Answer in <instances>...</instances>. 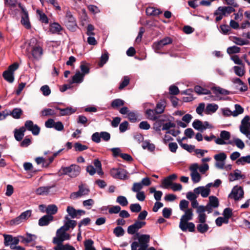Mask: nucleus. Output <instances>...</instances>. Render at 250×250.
<instances>
[{"label":"nucleus","mask_w":250,"mask_h":250,"mask_svg":"<svg viewBox=\"0 0 250 250\" xmlns=\"http://www.w3.org/2000/svg\"><path fill=\"white\" fill-rule=\"evenodd\" d=\"M146 14L149 16H156L162 13L160 9L154 7H148L146 9Z\"/></svg>","instance_id":"23"},{"label":"nucleus","mask_w":250,"mask_h":250,"mask_svg":"<svg viewBox=\"0 0 250 250\" xmlns=\"http://www.w3.org/2000/svg\"><path fill=\"white\" fill-rule=\"evenodd\" d=\"M232 142L240 149H242L245 147L244 143L239 138H234Z\"/></svg>","instance_id":"57"},{"label":"nucleus","mask_w":250,"mask_h":250,"mask_svg":"<svg viewBox=\"0 0 250 250\" xmlns=\"http://www.w3.org/2000/svg\"><path fill=\"white\" fill-rule=\"evenodd\" d=\"M37 14L39 16V20L42 23H48V19L46 15L41 10H37Z\"/></svg>","instance_id":"32"},{"label":"nucleus","mask_w":250,"mask_h":250,"mask_svg":"<svg viewBox=\"0 0 250 250\" xmlns=\"http://www.w3.org/2000/svg\"><path fill=\"white\" fill-rule=\"evenodd\" d=\"M63 22L68 29L74 31L77 28V25L75 18L69 11H67L64 18Z\"/></svg>","instance_id":"2"},{"label":"nucleus","mask_w":250,"mask_h":250,"mask_svg":"<svg viewBox=\"0 0 250 250\" xmlns=\"http://www.w3.org/2000/svg\"><path fill=\"white\" fill-rule=\"evenodd\" d=\"M229 220L226 219L224 217H219L215 220L216 225L218 227L221 226L223 223L227 224L229 223Z\"/></svg>","instance_id":"48"},{"label":"nucleus","mask_w":250,"mask_h":250,"mask_svg":"<svg viewBox=\"0 0 250 250\" xmlns=\"http://www.w3.org/2000/svg\"><path fill=\"white\" fill-rule=\"evenodd\" d=\"M232 209L229 208H225L223 212V217L229 220V219L232 216Z\"/></svg>","instance_id":"52"},{"label":"nucleus","mask_w":250,"mask_h":250,"mask_svg":"<svg viewBox=\"0 0 250 250\" xmlns=\"http://www.w3.org/2000/svg\"><path fill=\"white\" fill-rule=\"evenodd\" d=\"M82 196L86 195L88 194L90 190L89 189L85 187L83 184L79 186V190H78Z\"/></svg>","instance_id":"53"},{"label":"nucleus","mask_w":250,"mask_h":250,"mask_svg":"<svg viewBox=\"0 0 250 250\" xmlns=\"http://www.w3.org/2000/svg\"><path fill=\"white\" fill-rule=\"evenodd\" d=\"M236 163L238 165H244L246 163H250V155L239 158Z\"/></svg>","instance_id":"37"},{"label":"nucleus","mask_w":250,"mask_h":250,"mask_svg":"<svg viewBox=\"0 0 250 250\" xmlns=\"http://www.w3.org/2000/svg\"><path fill=\"white\" fill-rule=\"evenodd\" d=\"M172 181L167 177L162 181V187L164 188H168L169 186L172 185Z\"/></svg>","instance_id":"60"},{"label":"nucleus","mask_w":250,"mask_h":250,"mask_svg":"<svg viewBox=\"0 0 250 250\" xmlns=\"http://www.w3.org/2000/svg\"><path fill=\"white\" fill-rule=\"evenodd\" d=\"M190 176L191 179L194 183H197L200 181L201 177L198 172L191 173Z\"/></svg>","instance_id":"59"},{"label":"nucleus","mask_w":250,"mask_h":250,"mask_svg":"<svg viewBox=\"0 0 250 250\" xmlns=\"http://www.w3.org/2000/svg\"><path fill=\"white\" fill-rule=\"evenodd\" d=\"M25 131V127L21 126L19 129H15L14 130V137L15 139L18 141H21L24 135Z\"/></svg>","instance_id":"18"},{"label":"nucleus","mask_w":250,"mask_h":250,"mask_svg":"<svg viewBox=\"0 0 250 250\" xmlns=\"http://www.w3.org/2000/svg\"><path fill=\"white\" fill-rule=\"evenodd\" d=\"M113 233L117 237H120L124 235L125 231L122 227L118 226L114 229Z\"/></svg>","instance_id":"51"},{"label":"nucleus","mask_w":250,"mask_h":250,"mask_svg":"<svg viewBox=\"0 0 250 250\" xmlns=\"http://www.w3.org/2000/svg\"><path fill=\"white\" fill-rule=\"evenodd\" d=\"M84 74H82L79 71H77L75 74L72 77V81L70 84L76 83H80L83 80Z\"/></svg>","instance_id":"22"},{"label":"nucleus","mask_w":250,"mask_h":250,"mask_svg":"<svg viewBox=\"0 0 250 250\" xmlns=\"http://www.w3.org/2000/svg\"><path fill=\"white\" fill-rule=\"evenodd\" d=\"M245 176L241 174L240 170L236 169L234 173H230L229 174V180L230 181H234L240 179H244Z\"/></svg>","instance_id":"19"},{"label":"nucleus","mask_w":250,"mask_h":250,"mask_svg":"<svg viewBox=\"0 0 250 250\" xmlns=\"http://www.w3.org/2000/svg\"><path fill=\"white\" fill-rule=\"evenodd\" d=\"M66 211L72 218H79V217L77 216V210L73 207L71 206L67 207Z\"/></svg>","instance_id":"42"},{"label":"nucleus","mask_w":250,"mask_h":250,"mask_svg":"<svg viewBox=\"0 0 250 250\" xmlns=\"http://www.w3.org/2000/svg\"><path fill=\"white\" fill-rule=\"evenodd\" d=\"M193 127L198 131L203 132L204 130L207 128H211L212 127V125L209 124L207 121L202 122L201 121L196 119L192 123Z\"/></svg>","instance_id":"9"},{"label":"nucleus","mask_w":250,"mask_h":250,"mask_svg":"<svg viewBox=\"0 0 250 250\" xmlns=\"http://www.w3.org/2000/svg\"><path fill=\"white\" fill-rule=\"evenodd\" d=\"M8 115L11 116L13 118L19 119L21 118L23 111L20 108H15L12 111L7 110Z\"/></svg>","instance_id":"21"},{"label":"nucleus","mask_w":250,"mask_h":250,"mask_svg":"<svg viewBox=\"0 0 250 250\" xmlns=\"http://www.w3.org/2000/svg\"><path fill=\"white\" fill-rule=\"evenodd\" d=\"M3 77L6 81L10 83H12L14 82V73H11V72L7 70L4 71L3 73Z\"/></svg>","instance_id":"31"},{"label":"nucleus","mask_w":250,"mask_h":250,"mask_svg":"<svg viewBox=\"0 0 250 250\" xmlns=\"http://www.w3.org/2000/svg\"><path fill=\"white\" fill-rule=\"evenodd\" d=\"M189 205V202L186 200H182L180 201L179 204L180 209L182 211H185L187 209Z\"/></svg>","instance_id":"61"},{"label":"nucleus","mask_w":250,"mask_h":250,"mask_svg":"<svg viewBox=\"0 0 250 250\" xmlns=\"http://www.w3.org/2000/svg\"><path fill=\"white\" fill-rule=\"evenodd\" d=\"M125 102L122 99H116L114 100L111 104V106L114 108H117L121 106L124 105Z\"/></svg>","instance_id":"41"},{"label":"nucleus","mask_w":250,"mask_h":250,"mask_svg":"<svg viewBox=\"0 0 250 250\" xmlns=\"http://www.w3.org/2000/svg\"><path fill=\"white\" fill-rule=\"evenodd\" d=\"M130 79L128 76H125L123 78V80L120 83L119 88L121 90L126 86L129 83Z\"/></svg>","instance_id":"58"},{"label":"nucleus","mask_w":250,"mask_h":250,"mask_svg":"<svg viewBox=\"0 0 250 250\" xmlns=\"http://www.w3.org/2000/svg\"><path fill=\"white\" fill-rule=\"evenodd\" d=\"M41 91L44 96H48L51 93V90L47 85H44L40 88Z\"/></svg>","instance_id":"56"},{"label":"nucleus","mask_w":250,"mask_h":250,"mask_svg":"<svg viewBox=\"0 0 250 250\" xmlns=\"http://www.w3.org/2000/svg\"><path fill=\"white\" fill-rule=\"evenodd\" d=\"M41 114L42 116H53L56 112L51 108H45L42 111Z\"/></svg>","instance_id":"49"},{"label":"nucleus","mask_w":250,"mask_h":250,"mask_svg":"<svg viewBox=\"0 0 250 250\" xmlns=\"http://www.w3.org/2000/svg\"><path fill=\"white\" fill-rule=\"evenodd\" d=\"M81 169L79 165L72 164L68 167H62L59 172L62 175H67L71 178H74L79 175Z\"/></svg>","instance_id":"1"},{"label":"nucleus","mask_w":250,"mask_h":250,"mask_svg":"<svg viewBox=\"0 0 250 250\" xmlns=\"http://www.w3.org/2000/svg\"><path fill=\"white\" fill-rule=\"evenodd\" d=\"M142 146L143 149H147L148 150L152 152L155 150V146L153 144L150 143L149 141H145L143 142Z\"/></svg>","instance_id":"29"},{"label":"nucleus","mask_w":250,"mask_h":250,"mask_svg":"<svg viewBox=\"0 0 250 250\" xmlns=\"http://www.w3.org/2000/svg\"><path fill=\"white\" fill-rule=\"evenodd\" d=\"M54 187V185L52 186L41 187L37 189L36 193L37 194L41 195H47L50 192V189Z\"/></svg>","instance_id":"24"},{"label":"nucleus","mask_w":250,"mask_h":250,"mask_svg":"<svg viewBox=\"0 0 250 250\" xmlns=\"http://www.w3.org/2000/svg\"><path fill=\"white\" fill-rule=\"evenodd\" d=\"M184 211L185 213L182 216L180 219L179 228L183 231H186L187 228L185 225L188 221L192 219L193 214L192 208H188L186 210Z\"/></svg>","instance_id":"3"},{"label":"nucleus","mask_w":250,"mask_h":250,"mask_svg":"<svg viewBox=\"0 0 250 250\" xmlns=\"http://www.w3.org/2000/svg\"><path fill=\"white\" fill-rule=\"evenodd\" d=\"M212 207L216 208L219 206V201L218 198L214 196H211L209 197L208 203Z\"/></svg>","instance_id":"46"},{"label":"nucleus","mask_w":250,"mask_h":250,"mask_svg":"<svg viewBox=\"0 0 250 250\" xmlns=\"http://www.w3.org/2000/svg\"><path fill=\"white\" fill-rule=\"evenodd\" d=\"M58 208L55 205H48L46 209V213L48 214L47 215H51L52 216L56 214Z\"/></svg>","instance_id":"36"},{"label":"nucleus","mask_w":250,"mask_h":250,"mask_svg":"<svg viewBox=\"0 0 250 250\" xmlns=\"http://www.w3.org/2000/svg\"><path fill=\"white\" fill-rule=\"evenodd\" d=\"M66 231L64 230H60L59 229L57 230L56 236L54 237L53 240V243H62L66 240H69L70 236L68 233H66Z\"/></svg>","instance_id":"8"},{"label":"nucleus","mask_w":250,"mask_h":250,"mask_svg":"<svg viewBox=\"0 0 250 250\" xmlns=\"http://www.w3.org/2000/svg\"><path fill=\"white\" fill-rule=\"evenodd\" d=\"M244 112V108L238 104H235V110L233 111L232 116L236 117L239 114H242Z\"/></svg>","instance_id":"45"},{"label":"nucleus","mask_w":250,"mask_h":250,"mask_svg":"<svg viewBox=\"0 0 250 250\" xmlns=\"http://www.w3.org/2000/svg\"><path fill=\"white\" fill-rule=\"evenodd\" d=\"M31 55L35 60H39L43 54L42 48L38 45L33 46L31 49Z\"/></svg>","instance_id":"13"},{"label":"nucleus","mask_w":250,"mask_h":250,"mask_svg":"<svg viewBox=\"0 0 250 250\" xmlns=\"http://www.w3.org/2000/svg\"><path fill=\"white\" fill-rule=\"evenodd\" d=\"M50 30L53 33L59 34L62 30V27L58 23L54 22L50 25Z\"/></svg>","instance_id":"35"},{"label":"nucleus","mask_w":250,"mask_h":250,"mask_svg":"<svg viewBox=\"0 0 250 250\" xmlns=\"http://www.w3.org/2000/svg\"><path fill=\"white\" fill-rule=\"evenodd\" d=\"M194 90L196 93L199 95L204 94V95H208L211 93L210 91L204 88L201 86L196 85L194 87Z\"/></svg>","instance_id":"27"},{"label":"nucleus","mask_w":250,"mask_h":250,"mask_svg":"<svg viewBox=\"0 0 250 250\" xmlns=\"http://www.w3.org/2000/svg\"><path fill=\"white\" fill-rule=\"evenodd\" d=\"M212 1H188V5L195 9L199 5L208 6L211 4Z\"/></svg>","instance_id":"17"},{"label":"nucleus","mask_w":250,"mask_h":250,"mask_svg":"<svg viewBox=\"0 0 250 250\" xmlns=\"http://www.w3.org/2000/svg\"><path fill=\"white\" fill-rule=\"evenodd\" d=\"M110 174L112 177L120 180L128 179L129 177L128 172L121 168H113L110 170Z\"/></svg>","instance_id":"6"},{"label":"nucleus","mask_w":250,"mask_h":250,"mask_svg":"<svg viewBox=\"0 0 250 250\" xmlns=\"http://www.w3.org/2000/svg\"><path fill=\"white\" fill-rule=\"evenodd\" d=\"M77 225V222L74 220H71L68 215L64 217V225L59 229L60 230H64L67 231L70 228L73 229Z\"/></svg>","instance_id":"11"},{"label":"nucleus","mask_w":250,"mask_h":250,"mask_svg":"<svg viewBox=\"0 0 250 250\" xmlns=\"http://www.w3.org/2000/svg\"><path fill=\"white\" fill-rule=\"evenodd\" d=\"M116 202L123 207L126 206L128 204V202L125 196L121 195L117 197L116 199Z\"/></svg>","instance_id":"40"},{"label":"nucleus","mask_w":250,"mask_h":250,"mask_svg":"<svg viewBox=\"0 0 250 250\" xmlns=\"http://www.w3.org/2000/svg\"><path fill=\"white\" fill-rule=\"evenodd\" d=\"M227 53L229 54H232L239 53L240 51V48L236 46H232L229 47L227 48Z\"/></svg>","instance_id":"55"},{"label":"nucleus","mask_w":250,"mask_h":250,"mask_svg":"<svg viewBox=\"0 0 250 250\" xmlns=\"http://www.w3.org/2000/svg\"><path fill=\"white\" fill-rule=\"evenodd\" d=\"M4 244L5 246L12 245L13 237L11 235L4 234Z\"/></svg>","instance_id":"47"},{"label":"nucleus","mask_w":250,"mask_h":250,"mask_svg":"<svg viewBox=\"0 0 250 250\" xmlns=\"http://www.w3.org/2000/svg\"><path fill=\"white\" fill-rule=\"evenodd\" d=\"M56 109L60 111V114L61 116L71 115L74 113L76 111V109L72 107H67L65 108H61L59 107H56Z\"/></svg>","instance_id":"20"},{"label":"nucleus","mask_w":250,"mask_h":250,"mask_svg":"<svg viewBox=\"0 0 250 250\" xmlns=\"http://www.w3.org/2000/svg\"><path fill=\"white\" fill-rule=\"evenodd\" d=\"M243 196L244 191L243 188L241 187H235L232 189L229 197L237 201L242 198Z\"/></svg>","instance_id":"12"},{"label":"nucleus","mask_w":250,"mask_h":250,"mask_svg":"<svg viewBox=\"0 0 250 250\" xmlns=\"http://www.w3.org/2000/svg\"><path fill=\"white\" fill-rule=\"evenodd\" d=\"M150 238V235L148 234L139 235L138 237V241L137 242L138 248L142 250H145L149 246Z\"/></svg>","instance_id":"7"},{"label":"nucleus","mask_w":250,"mask_h":250,"mask_svg":"<svg viewBox=\"0 0 250 250\" xmlns=\"http://www.w3.org/2000/svg\"><path fill=\"white\" fill-rule=\"evenodd\" d=\"M220 137L225 141L229 140L230 138V134L229 131L223 130L220 134Z\"/></svg>","instance_id":"63"},{"label":"nucleus","mask_w":250,"mask_h":250,"mask_svg":"<svg viewBox=\"0 0 250 250\" xmlns=\"http://www.w3.org/2000/svg\"><path fill=\"white\" fill-rule=\"evenodd\" d=\"M143 188L142 184H141L140 182L139 183H134L133 185V187L132 188V191L134 192H138L140 191V190H141Z\"/></svg>","instance_id":"62"},{"label":"nucleus","mask_w":250,"mask_h":250,"mask_svg":"<svg viewBox=\"0 0 250 250\" xmlns=\"http://www.w3.org/2000/svg\"><path fill=\"white\" fill-rule=\"evenodd\" d=\"M164 46L162 45V43L161 42V41L154 42L152 45V47L155 52L161 54H164V53L159 52V50H161Z\"/></svg>","instance_id":"43"},{"label":"nucleus","mask_w":250,"mask_h":250,"mask_svg":"<svg viewBox=\"0 0 250 250\" xmlns=\"http://www.w3.org/2000/svg\"><path fill=\"white\" fill-rule=\"evenodd\" d=\"M94 242L92 239L86 240L84 242V250H96L93 247Z\"/></svg>","instance_id":"38"},{"label":"nucleus","mask_w":250,"mask_h":250,"mask_svg":"<svg viewBox=\"0 0 250 250\" xmlns=\"http://www.w3.org/2000/svg\"><path fill=\"white\" fill-rule=\"evenodd\" d=\"M53 220V216L51 215H45L39 220L38 224L40 226H45Z\"/></svg>","instance_id":"16"},{"label":"nucleus","mask_w":250,"mask_h":250,"mask_svg":"<svg viewBox=\"0 0 250 250\" xmlns=\"http://www.w3.org/2000/svg\"><path fill=\"white\" fill-rule=\"evenodd\" d=\"M19 6L21 9L20 15L21 17V24L26 29H30L31 27L29 20L28 12L26 8L21 3H19Z\"/></svg>","instance_id":"5"},{"label":"nucleus","mask_w":250,"mask_h":250,"mask_svg":"<svg viewBox=\"0 0 250 250\" xmlns=\"http://www.w3.org/2000/svg\"><path fill=\"white\" fill-rule=\"evenodd\" d=\"M25 130L27 129L32 132L34 135H38L40 132V127L36 124H34L33 121L27 120L24 123Z\"/></svg>","instance_id":"10"},{"label":"nucleus","mask_w":250,"mask_h":250,"mask_svg":"<svg viewBox=\"0 0 250 250\" xmlns=\"http://www.w3.org/2000/svg\"><path fill=\"white\" fill-rule=\"evenodd\" d=\"M209 229V226L205 223H200L197 226V229L201 233H204L206 232Z\"/></svg>","instance_id":"33"},{"label":"nucleus","mask_w":250,"mask_h":250,"mask_svg":"<svg viewBox=\"0 0 250 250\" xmlns=\"http://www.w3.org/2000/svg\"><path fill=\"white\" fill-rule=\"evenodd\" d=\"M193 191L195 193L197 194H200L202 197L205 198L209 195L210 190L208 188H206L205 187H199L194 188Z\"/></svg>","instance_id":"15"},{"label":"nucleus","mask_w":250,"mask_h":250,"mask_svg":"<svg viewBox=\"0 0 250 250\" xmlns=\"http://www.w3.org/2000/svg\"><path fill=\"white\" fill-rule=\"evenodd\" d=\"M74 149L76 151L81 152L86 150L88 147L84 145H82L80 142H76L74 145Z\"/></svg>","instance_id":"39"},{"label":"nucleus","mask_w":250,"mask_h":250,"mask_svg":"<svg viewBox=\"0 0 250 250\" xmlns=\"http://www.w3.org/2000/svg\"><path fill=\"white\" fill-rule=\"evenodd\" d=\"M214 158L216 161H225L227 155L224 152H221L215 155Z\"/></svg>","instance_id":"54"},{"label":"nucleus","mask_w":250,"mask_h":250,"mask_svg":"<svg viewBox=\"0 0 250 250\" xmlns=\"http://www.w3.org/2000/svg\"><path fill=\"white\" fill-rule=\"evenodd\" d=\"M166 106V103L164 100H161L156 104L155 109L159 115L164 112Z\"/></svg>","instance_id":"26"},{"label":"nucleus","mask_w":250,"mask_h":250,"mask_svg":"<svg viewBox=\"0 0 250 250\" xmlns=\"http://www.w3.org/2000/svg\"><path fill=\"white\" fill-rule=\"evenodd\" d=\"M235 74L239 76L242 77L245 74V66L244 65L239 66H234L233 67Z\"/></svg>","instance_id":"30"},{"label":"nucleus","mask_w":250,"mask_h":250,"mask_svg":"<svg viewBox=\"0 0 250 250\" xmlns=\"http://www.w3.org/2000/svg\"><path fill=\"white\" fill-rule=\"evenodd\" d=\"M232 41L235 44L239 45H243L248 44L249 43V41L244 40L241 38L233 37Z\"/></svg>","instance_id":"44"},{"label":"nucleus","mask_w":250,"mask_h":250,"mask_svg":"<svg viewBox=\"0 0 250 250\" xmlns=\"http://www.w3.org/2000/svg\"><path fill=\"white\" fill-rule=\"evenodd\" d=\"M178 142L183 149L187 150L189 152H191L195 150L194 146L188 145L187 144H183L182 142V140H178Z\"/></svg>","instance_id":"34"},{"label":"nucleus","mask_w":250,"mask_h":250,"mask_svg":"<svg viewBox=\"0 0 250 250\" xmlns=\"http://www.w3.org/2000/svg\"><path fill=\"white\" fill-rule=\"evenodd\" d=\"M146 115L147 118L150 120L155 121L158 120L160 119H162V116L157 113L156 110L148 109L146 111Z\"/></svg>","instance_id":"14"},{"label":"nucleus","mask_w":250,"mask_h":250,"mask_svg":"<svg viewBox=\"0 0 250 250\" xmlns=\"http://www.w3.org/2000/svg\"><path fill=\"white\" fill-rule=\"evenodd\" d=\"M130 209L132 212H139L142 209V207L138 203L132 204L129 207Z\"/></svg>","instance_id":"50"},{"label":"nucleus","mask_w":250,"mask_h":250,"mask_svg":"<svg viewBox=\"0 0 250 250\" xmlns=\"http://www.w3.org/2000/svg\"><path fill=\"white\" fill-rule=\"evenodd\" d=\"M218 105L215 104H208L205 108V113L207 114H211L216 111Z\"/></svg>","instance_id":"25"},{"label":"nucleus","mask_w":250,"mask_h":250,"mask_svg":"<svg viewBox=\"0 0 250 250\" xmlns=\"http://www.w3.org/2000/svg\"><path fill=\"white\" fill-rule=\"evenodd\" d=\"M227 4L229 5V6H220L218 8L217 10L215 12V14H219L220 12H222L223 15H225L226 14H229L232 12L235 11L234 7L238 6V4L235 1H226Z\"/></svg>","instance_id":"4"},{"label":"nucleus","mask_w":250,"mask_h":250,"mask_svg":"<svg viewBox=\"0 0 250 250\" xmlns=\"http://www.w3.org/2000/svg\"><path fill=\"white\" fill-rule=\"evenodd\" d=\"M57 245V246L54 248L55 250H66L68 247L69 244L63 245L62 243H54Z\"/></svg>","instance_id":"64"},{"label":"nucleus","mask_w":250,"mask_h":250,"mask_svg":"<svg viewBox=\"0 0 250 250\" xmlns=\"http://www.w3.org/2000/svg\"><path fill=\"white\" fill-rule=\"evenodd\" d=\"M109 59V54L108 53L105 51L104 53H103L100 58V61L98 63V65L100 67H102L104 66V64L106 63Z\"/></svg>","instance_id":"28"}]
</instances>
